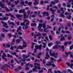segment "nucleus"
Instances as JSON below:
<instances>
[{"mask_svg": "<svg viewBox=\"0 0 73 73\" xmlns=\"http://www.w3.org/2000/svg\"><path fill=\"white\" fill-rule=\"evenodd\" d=\"M8 64H9L10 65H11L12 67H14V65H13V64H10V63L9 62H8Z\"/></svg>", "mask_w": 73, "mask_h": 73, "instance_id": "nucleus-45", "label": "nucleus"}, {"mask_svg": "<svg viewBox=\"0 0 73 73\" xmlns=\"http://www.w3.org/2000/svg\"><path fill=\"white\" fill-rule=\"evenodd\" d=\"M44 52H39V54L37 55V56H41L42 54H44Z\"/></svg>", "mask_w": 73, "mask_h": 73, "instance_id": "nucleus-29", "label": "nucleus"}, {"mask_svg": "<svg viewBox=\"0 0 73 73\" xmlns=\"http://www.w3.org/2000/svg\"><path fill=\"white\" fill-rule=\"evenodd\" d=\"M71 52H65V54H66V56H68V55H69V54H71Z\"/></svg>", "mask_w": 73, "mask_h": 73, "instance_id": "nucleus-31", "label": "nucleus"}, {"mask_svg": "<svg viewBox=\"0 0 73 73\" xmlns=\"http://www.w3.org/2000/svg\"><path fill=\"white\" fill-rule=\"evenodd\" d=\"M73 48V45H72L70 47V49L71 50Z\"/></svg>", "mask_w": 73, "mask_h": 73, "instance_id": "nucleus-58", "label": "nucleus"}, {"mask_svg": "<svg viewBox=\"0 0 73 73\" xmlns=\"http://www.w3.org/2000/svg\"><path fill=\"white\" fill-rule=\"evenodd\" d=\"M14 70L15 72H17V70L19 72V68H15Z\"/></svg>", "mask_w": 73, "mask_h": 73, "instance_id": "nucleus-56", "label": "nucleus"}, {"mask_svg": "<svg viewBox=\"0 0 73 73\" xmlns=\"http://www.w3.org/2000/svg\"><path fill=\"white\" fill-rule=\"evenodd\" d=\"M5 10L6 12H9L10 10L8 8H7V7H5Z\"/></svg>", "mask_w": 73, "mask_h": 73, "instance_id": "nucleus-36", "label": "nucleus"}, {"mask_svg": "<svg viewBox=\"0 0 73 73\" xmlns=\"http://www.w3.org/2000/svg\"><path fill=\"white\" fill-rule=\"evenodd\" d=\"M23 16L25 18V17L26 16V15L27 14V13H26V12H24L23 13Z\"/></svg>", "mask_w": 73, "mask_h": 73, "instance_id": "nucleus-57", "label": "nucleus"}, {"mask_svg": "<svg viewBox=\"0 0 73 73\" xmlns=\"http://www.w3.org/2000/svg\"><path fill=\"white\" fill-rule=\"evenodd\" d=\"M3 32L4 33L5 32H8L9 31V30H6L5 28H3Z\"/></svg>", "mask_w": 73, "mask_h": 73, "instance_id": "nucleus-23", "label": "nucleus"}, {"mask_svg": "<svg viewBox=\"0 0 73 73\" xmlns=\"http://www.w3.org/2000/svg\"><path fill=\"white\" fill-rule=\"evenodd\" d=\"M42 44H43V48H45L46 46V45L45 43L44 42H42Z\"/></svg>", "mask_w": 73, "mask_h": 73, "instance_id": "nucleus-33", "label": "nucleus"}, {"mask_svg": "<svg viewBox=\"0 0 73 73\" xmlns=\"http://www.w3.org/2000/svg\"><path fill=\"white\" fill-rule=\"evenodd\" d=\"M52 45H53V43H49L48 44V46H52Z\"/></svg>", "mask_w": 73, "mask_h": 73, "instance_id": "nucleus-40", "label": "nucleus"}, {"mask_svg": "<svg viewBox=\"0 0 73 73\" xmlns=\"http://www.w3.org/2000/svg\"><path fill=\"white\" fill-rule=\"evenodd\" d=\"M29 65V67H31V68H32L33 66V64H30L29 63L27 64L26 65V66H28Z\"/></svg>", "mask_w": 73, "mask_h": 73, "instance_id": "nucleus-20", "label": "nucleus"}, {"mask_svg": "<svg viewBox=\"0 0 73 73\" xmlns=\"http://www.w3.org/2000/svg\"><path fill=\"white\" fill-rule=\"evenodd\" d=\"M54 73H61V72L59 70H58L57 71H54Z\"/></svg>", "mask_w": 73, "mask_h": 73, "instance_id": "nucleus-39", "label": "nucleus"}, {"mask_svg": "<svg viewBox=\"0 0 73 73\" xmlns=\"http://www.w3.org/2000/svg\"><path fill=\"white\" fill-rule=\"evenodd\" d=\"M52 50H50L49 52V54L51 56H54V55H55V53H54V52H53L52 53Z\"/></svg>", "mask_w": 73, "mask_h": 73, "instance_id": "nucleus-13", "label": "nucleus"}, {"mask_svg": "<svg viewBox=\"0 0 73 73\" xmlns=\"http://www.w3.org/2000/svg\"><path fill=\"white\" fill-rule=\"evenodd\" d=\"M7 36H9V37L11 38V34L8 33L7 34Z\"/></svg>", "mask_w": 73, "mask_h": 73, "instance_id": "nucleus-47", "label": "nucleus"}, {"mask_svg": "<svg viewBox=\"0 0 73 73\" xmlns=\"http://www.w3.org/2000/svg\"><path fill=\"white\" fill-rule=\"evenodd\" d=\"M54 12H56V10H53L52 11V13L53 15H54Z\"/></svg>", "mask_w": 73, "mask_h": 73, "instance_id": "nucleus-49", "label": "nucleus"}, {"mask_svg": "<svg viewBox=\"0 0 73 73\" xmlns=\"http://www.w3.org/2000/svg\"><path fill=\"white\" fill-rule=\"evenodd\" d=\"M50 60H52V61H50V62L51 63H52V64H54V62L53 61H56V60L54 59V58L52 57L50 58Z\"/></svg>", "mask_w": 73, "mask_h": 73, "instance_id": "nucleus-12", "label": "nucleus"}, {"mask_svg": "<svg viewBox=\"0 0 73 73\" xmlns=\"http://www.w3.org/2000/svg\"><path fill=\"white\" fill-rule=\"evenodd\" d=\"M20 4L21 5H24V1H22L20 3Z\"/></svg>", "mask_w": 73, "mask_h": 73, "instance_id": "nucleus-48", "label": "nucleus"}, {"mask_svg": "<svg viewBox=\"0 0 73 73\" xmlns=\"http://www.w3.org/2000/svg\"><path fill=\"white\" fill-rule=\"evenodd\" d=\"M9 15H10V17H12V18H14V19H16V17H15V16H14V15L10 14V13H9Z\"/></svg>", "mask_w": 73, "mask_h": 73, "instance_id": "nucleus-28", "label": "nucleus"}, {"mask_svg": "<svg viewBox=\"0 0 73 73\" xmlns=\"http://www.w3.org/2000/svg\"><path fill=\"white\" fill-rule=\"evenodd\" d=\"M56 44H60L61 42H60L58 41H56V42H55Z\"/></svg>", "mask_w": 73, "mask_h": 73, "instance_id": "nucleus-42", "label": "nucleus"}, {"mask_svg": "<svg viewBox=\"0 0 73 73\" xmlns=\"http://www.w3.org/2000/svg\"><path fill=\"white\" fill-rule=\"evenodd\" d=\"M15 61H16V62L17 63V64H20V62H19L18 61H17V59L16 58H15Z\"/></svg>", "mask_w": 73, "mask_h": 73, "instance_id": "nucleus-46", "label": "nucleus"}, {"mask_svg": "<svg viewBox=\"0 0 73 73\" xmlns=\"http://www.w3.org/2000/svg\"><path fill=\"white\" fill-rule=\"evenodd\" d=\"M64 11H63L62 13H61L60 15L59 16V17H63V18H65V16L64 15Z\"/></svg>", "mask_w": 73, "mask_h": 73, "instance_id": "nucleus-18", "label": "nucleus"}, {"mask_svg": "<svg viewBox=\"0 0 73 73\" xmlns=\"http://www.w3.org/2000/svg\"><path fill=\"white\" fill-rule=\"evenodd\" d=\"M69 44V42H65L64 43V46H67V45Z\"/></svg>", "mask_w": 73, "mask_h": 73, "instance_id": "nucleus-35", "label": "nucleus"}, {"mask_svg": "<svg viewBox=\"0 0 73 73\" xmlns=\"http://www.w3.org/2000/svg\"><path fill=\"white\" fill-rule=\"evenodd\" d=\"M1 36H2L3 38H5V35L3 34H1Z\"/></svg>", "mask_w": 73, "mask_h": 73, "instance_id": "nucleus-50", "label": "nucleus"}, {"mask_svg": "<svg viewBox=\"0 0 73 73\" xmlns=\"http://www.w3.org/2000/svg\"><path fill=\"white\" fill-rule=\"evenodd\" d=\"M59 2V1L58 0H55L54 2L53 1H51V4H53V5H55V4H56V3L58 4Z\"/></svg>", "mask_w": 73, "mask_h": 73, "instance_id": "nucleus-7", "label": "nucleus"}, {"mask_svg": "<svg viewBox=\"0 0 73 73\" xmlns=\"http://www.w3.org/2000/svg\"><path fill=\"white\" fill-rule=\"evenodd\" d=\"M42 36H43L45 37V36H46V33H44L42 34Z\"/></svg>", "mask_w": 73, "mask_h": 73, "instance_id": "nucleus-63", "label": "nucleus"}, {"mask_svg": "<svg viewBox=\"0 0 73 73\" xmlns=\"http://www.w3.org/2000/svg\"><path fill=\"white\" fill-rule=\"evenodd\" d=\"M21 26H25V23L23 22V23H21Z\"/></svg>", "mask_w": 73, "mask_h": 73, "instance_id": "nucleus-41", "label": "nucleus"}, {"mask_svg": "<svg viewBox=\"0 0 73 73\" xmlns=\"http://www.w3.org/2000/svg\"><path fill=\"white\" fill-rule=\"evenodd\" d=\"M68 40H71L72 39V36H69L68 37Z\"/></svg>", "mask_w": 73, "mask_h": 73, "instance_id": "nucleus-55", "label": "nucleus"}, {"mask_svg": "<svg viewBox=\"0 0 73 73\" xmlns=\"http://www.w3.org/2000/svg\"><path fill=\"white\" fill-rule=\"evenodd\" d=\"M66 64H67V65L68 66H70L71 68H73V64H70V63L66 62Z\"/></svg>", "mask_w": 73, "mask_h": 73, "instance_id": "nucleus-17", "label": "nucleus"}, {"mask_svg": "<svg viewBox=\"0 0 73 73\" xmlns=\"http://www.w3.org/2000/svg\"><path fill=\"white\" fill-rule=\"evenodd\" d=\"M8 19H9V17H5L3 18V20H5V21L6 20H8Z\"/></svg>", "mask_w": 73, "mask_h": 73, "instance_id": "nucleus-22", "label": "nucleus"}, {"mask_svg": "<svg viewBox=\"0 0 73 73\" xmlns=\"http://www.w3.org/2000/svg\"><path fill=\"white\" fill-rule=\"evenodd\" d=\"M36 36L37 37H38V36H39L38 37V40H40V39L41 38V33H38V34H36Z\"/></svg>", "mask_w": 73, "mask_h": 73, "instance_id": "nucleus-16", "label": "nucleus"}, {"mask_svg": "<svg viewBox=\"0 0 73 73\" xmlns=\"http://www.w3.org/2000/svg\"><path fill=\"white\" fill-rule=\"evenodd\" d=\"M26 60V59H21V61H23V62H25Z\"/></svg>", "mask_w": 73, "mask_h": 73, "instance_id": "nucleus-52", "label": "nucleus"}, {"mask_svg": "<svg viewBox=\"0 0 73 73\" xmlns=\"http://www.w3.org/2000/svg\"><path fill=\"white\" fill-rule=\"evenodd\" d=\"M18 49H24V48L21 46V45H19V46L18 47Z\"/></svg>", "mask_w": 73, "mask_h": 73, "instance_id": "nucleus-25", "label": "nucleus"}, {"mask_svg": "<svg viewBox=\"0 0 73 73\" xmlns=\"http://www.w3.org/2000/svg\"><path fill=\"white\" fill-rule=\"evenodd\" d=\"M36 49H34V53H37V50L36 49H39L40 50H41V48H42V45L41 44H40L39 46L38 45H36L35 46Z\"/></svg>", "mask_w": 73, "mask_h": 73, "instance_id": "nucleus-2", "label": "nucleus"}, {"mask_svg": "<svg viewBox=\"0 0 73 73\" xmlns=\"http://www.w3.org/2000/svg\"><path fill=\"white\" fill-rule=\"evenodd\" d=\"M42 27H43V29H45V28L46 26H45V23H44L43 25H42Z\"/></svg>", "mask_w": 73, "mask_h": 73, "instance_id": "nucleus-44", "label": "nucleus"}, {"mask_svg": "<svg viewBox=\"0 0 73 73\" xmlns=\"http://www.w3.org/2000/svg\"><path fill=\"white\" fill-rule=\"evenodd\" d=\"M70 15V13L68 12H65V15Z\"/></svg>", "mask_w": 73, "mask_h": 73, "instance_id": "nucleus-51", "label": "nucleus"}, {"mask_svg": "<svg viewBox=\"0 0 73 73\" xmlns=\"http://www.w3.org/2000/svg\"><path fill=\"white\" fill-rule=\"evenodd\" d=\"M58 46L59 48H61L62 49V52H64V50H65V48H64V45H62V46H61L60 45H59L57 46V45H55L54 46H53V49H58Z\"/></svg>", "mask_w": 73, "mask_h": 73, "instance_id": "nucleus-1", "label": "nucleus"}, {"mask_svg": "<svg viewBox=\"0 0 73 73\" xmlns=\"http://www.w3.org/2000/svg\"><path fill=\"white\" fill-rule=\"evenodd\" d=\"M67 26H68V27H70L71 24L70 23H68V24H67Z\"/></svg>", "mask_w": 73, "mask_h": 73, "instance_id": "nucleus-59", "label": "nucleus"}, {"mask_svg": "<svg viewBox=\"0 0 73 73\" xmlns=\"http://www.w3.org/2000/svg\"><path fill=\"white\" fill-rule=\"evenodd\" d=\"M3 55H2V58H3V57H6V54H5L3 53Z\"/></svg>", "mask_w": 73, "mask_h": 73, "instance_id": "nucleus-62", "label": "nucleus"}, {"mask_svg": "<svg viewBox=\"0 0 73 73\" xmlns=\"http://www.w3.org/2000/svg\"><path fill=\"white\" fill-rule=\"evenodd\" d=\"M16 16L17 18L18 19V20H22V19L19 18H21V17H22L23 16L22 15H16Z\"/></svg>", "mask_w": 73, "mask_h": 73, "instance_id": "nucleus-5", "label": "nucleus"}, {"mask_svg": "<svg viewBox=\"0 0 73 73\" xmlns=\"http://www.w3.org/2000/svg\"><path fill=\"white\" fill-rule=\"evenodd\" d=\"M46 57H45V59L46 60H49V58H50V56H49V55L48 52H47L46 53Z\"/></svg>", "mask_w": 73, "mask_h": 73, "instance_id": "nucleus-6", "label": "nucleus"}, {"mask_svg": "<svg viewBox=\"0 0 73 73\" xmlns=\"http://www.w3.org/2000/svg\"><path fill=\"white\" fill-rule=\"evenodd\" d=\"M37 65V66H35V68H36V69H37L38 70H40V69H41V68H40V64L37 63H34V65Z\"/></svg>", "mask_w": 73, "mask_h": 73, "instance_id": "nucleus-3", "label": "nucleus"}, {"mask_svg": "<svg viewBox=\"0 0 73 73\" xmlns=\"http://www.w3.org/2000/svg\"><path fill=\"white\" fill-rule=\"evenodd\" d=\"M25 11V9L22 10L21 9L19 11V13H24Z\"/></svg>", "mask_w": 73, "mask_h": 73, "instance_id": "nucleus-19", "label": "nucleus"}, {"mask_svg": "<svg viewBox=\"0 0 73 73\" xmlns=\"http://www.w3.org/2000/svg\"><path fill=\"white\" fill-rule=\"evenodd\" d=\"M49 64H46V65L47 66H51L52 65V67L53 68H55L56 67V65L54 64H52V63H51V62H48Z\"/></svg>", "mask_w": 73, "mask_h": 73, "instance_id": "nucleus-4", "label": "nucleus"}, {"mask_svg": "<svg viewBox=\"0 0 73 73\" xmlns=\"http://www.w3.org/2000/svg\"><path fill=\"white\" fill-rule=\"evenodd\" d=\"M3 59L4 60L5 62H7V58H5V57H3Z\"/></svg>", "mask_w": 73, "mask_h": 73, "instance_id": "nucleus-53", "label": "nucleus"}, {"mask_svg": "<svg viewBox=\"0 0 73 73\" xmlns=\"http://www.w3.org/2000/svg\"><path fill=\"white\" fill-rule=\"evenodd\" d=\"M25 70H29V68L27 66H26L25 67Z\"/></svg>", "mask_w": 73, "mask_h": 73, "instance_id": "nucleus-38", "label": "nucleus"}, {"mask_svg": "<svg viewBox=\"0 0 73 73\" xmlns=\"http://www.w3.org/2000/svg\"><path fill=\"white\" fill-rule=\"evenodd\" d=\"M49 37L50 40H52V36L51 35H49Z\"/></svg>", "mask_w": 73, "mask_h": 73, "instance_id": "nucleus-54", "label": "nucleus"}, {"mask_svg": "<svg viewBox=\"0 0 73 73\" xmlns=\"http://www.w3.org/2000/svg\"><path fill=\"white\" fill-rule=\"evenodd\" d=\"M25 3L26 4H28V5H29V7H31V5L32 4V3L31 2H30L28 3V2L27 1H25Z\"/></svg>", "mask_w": 73, "mask_h": 73, "instance_id": "nucleus-9", "label": "nucleus"}, {"mask_svg": "<svg viewBox=\"0 0 73 73\" xmlns=\"http://www.w3.org/2000/svg\"><path fill=\"white\" fill-rule=\"evenodd\" d=\"M43 15L44 16H49V13L48 12H46V11H44L43 12Z\"/></svg>", "mask_w": 73, "mask_h": 73, "instance_id": "nucleus-14", "label": "nucleus"}, {"mask_svg": "<svg viewBox=\"0 0 73 73\" xmlns=\"http://www.w3.org/2000/svg\"><path fill=\"white\" fill-rule=\"evenodd\" d=\"M31 12V10H29L27 12V14L28 15H29L30 14V12Z\"/></svg>", "mask_w": 73, "mask_h": 73, "instance_id": "nucleus-60", "label": "nucleus"}, {"mask_svg": "<svg viewBox=\"0 0 73 73\" xmlns=\"http://www.w3.org/2000/svg\"><path fill=\"white\" fill-rule=\"evenodd\" d=\"M22 56L23 57V58H28V57H27V56L25 55V54L23 55Z\"/></svg>", "mask_w": 73, "mask_h": 73, "instance_id": "nucleus-37", "label": "nucleus"}, {"mask_svg": "<svg viewBox=\"0 0 73 73\" xmlns=\"http://www.w3.org/2000/svg\"><path fill=\"white\" fill-rule=\"evenodd\" d=\"M0 7L2 8H5L4 4L1 1H0Z\"/></svg>", "mask_w": 73, "mask_h": 73, "instance_id": "nucleus-11", "label": "nucleus"}, {"mask_svg": "<svg viewBox=\"0 0 73 73\" xmlns=\"http://www.w3.org/2000/svg\"><path fill=\"white\" fill-rule=\"evenodd\" d=\"M31 27H34V26H35V27H36V24L35 23H32L31 24Z\"/></svg>", "mask_w": 73, "mask_h": 73, "instance_id": "nucleus-32", "label": "nucleus"}, {"mask_svg": "<svg viewBox=\"0 0 73 73\" xmlns=\"http://www.w3.org/2000/svg\"><path fill=\"white\" fill-rule=\"evenodd\" d=\"M60 40L61 41H65V37H63L61 38L60 39Z\"/></svg>", "mask_w": 73, "mask_h": 73, "instance_id": "nucleus-30", "label": "nucleus"}, {"mask_svg": "<svg viewBox=\"0 0 73 73\" xmlns=\"http://www.w3.org/2000/svg\"><path fill=\"white\" fill-rule=\"evenodd\" d=\"M35 2L33 3V5L36 6L37 4H38V2H39V0H35Z\"/></svg>", "mask_w": 73, "mask_h": 73, "instance_id": "nucleus-15", "label": "nucleus"}, {"mask_svg": "<svg viewBox=\"0 0 73 73\" xmlns=\"http://www.w3.org/2000/svg\"><path fill=\"white\" fill-rule=\"evenodd\" d=\"M71 18V16L70 15V14L69 15V16L67 17V19H70Z\"/></svg>", "mask_w": 73, "mask_h": 73, "instance_id": "nucleus-61", "label": "nucleus"}, {"mask_svg": "<svg viewBox=\"0 0 73 73\" xmlns=\"http://www.w3.org/2000/svg\"><path fill=\"white\" fill-rule=\"evenodd\" d=\"M42 26V25L40 23L39 24V26H38V28H41V27Z\"/></svg>", "mask_w": 73, "mask_h": 73, "instance_id": "nucleus-43", "label": "nucleus"}, {"mask_svg": "<svg viewBox=\"0 0 73 73\" xmlns=\"http://www.w3.org/2000/svg\"><path fill=\"white\" fill-rule=\"evenodd\" d=\"M11 54L12 55H15L17 58H19V56L16 55V53L15 52H14L13 53H11Z\"/></svg>", "mask_w": 73, "mask_h": 73, "instance_id": "nucleus-21", "label": "nucleus"}, {"mask_svg": "<svg viewBox=\"0 0 73 73\" xmlns=\"http://www.w3.org/2000/svg\"><path fill=\"white\" fill-rule=\"evenodd\" d=\"M41 5H42L44 4V1H41L40 2Z\"/></svg>", "mask_w": 73, "mask_h": 73, "instance_id": "nucleus-64", "label": "nucleus"}, {"mask_svg": "<svg viewBox=\"0 0 73 73\" xmlns=\"http://www.w3.org/2000/svg\"><path fill=\"white\" fill-rule=\"evenodd\" d=\"M8 23H9V25H12L13 26H11V28H13V26L15 25V23H14L13 22H9V21L8 22Z\"/></svg>", "mask_w": 73, "mask_h": 73, "instance_id": "nucleus-8", "label": "nucleus"}, {"mask_svg": "<svg viewBox=\"0 0 73 73\" xmlns=\"http://www.w3.org/2000/svg\"><path fill=\"white\" fill-rule=\"evenodd\" d=\"M44 4H49V2L48 1H45L44 2Z\"/></svg>", "mask_w": 73, "mask_h": 73, "instance_id": "nucleus-34", "label": "nucleus"}, {"mask_svg": "<svg viewBox=\"0 0 73 73\" xmlns=\"http://www.w3.org/2000/svg\"><path fill=\"white\" fill-rule=\"evenodd\" d=\"M19 2L20 1H19V0H17V1H15V5H17V4L19 3Z\"/></svg>", "mask_w": 73, "mask_h": 73, "instance_id": "nucleus-27", "label": "nucleus"}, {"mask_svg": "<svg viewBox=\"0 0 73 73\" xmlns=\"http://www.w3.org/2000/svg\"><path fill=\"white\" fill-rule=\"evenodd\" d=\"M5 66H6L7 67H8V68H10V66H9V65L7 64H5V66L4 65V67H3V66L1 67V70H3V69H4L5 67Z\"/></svg>", "mask_w": 73, "mask_h": 73, "instance_id": "nucleus-10", "label": "nucleus"}, {"mask_svg": "<svg viewBox=\"0 0 73 73\" xmlns=\"http://www.w3.org/2000/svg\"><path fill=\"white\" fill-rule=\"evenodd\" d=\"M1 23L2 24H3V27H5V26H7V24L6 23H4V22L3 21H1Z\"/></svg>", "mask_w": 73, "mask_h": 73, "instance_id": "nucleus-26", "label": "nucleus"}, {"mask_svg": "<svg viewBox=\"0 0 73 73\" xmlns=\"http://www.w3.org/2000/svg\"><path fill=\"white\" fill-rule=\"evenodd\" d=\"M21 42V40L19 39H17L16 40V42L17 44H19V43H20Z\"/></svg>", "mask_w": 73, "mask_h": 73, "instance_id": "nucleus-24", "label": "nucleus"}]
</instances>
